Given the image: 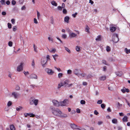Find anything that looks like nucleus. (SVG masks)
I'll return each mask as SVG.
<instances>
[{
	"mask_svg": "<svg viewBox=\"0 0 130 130\" xmlns=\"http://www.w3.org/2000/svg\"><path fill=\"white\" fill-rule=\"evenodd\" d=\"M68 100L67 99H65L62 102H61L59 103L55 100H53L52 101L54 105L57 107H59L60 105L62 106H66L68 104Z\"/></svg>",
	"mask_w": 130,
	"mask_h": 130,
	"instance_id": "1",
	"label": "nucleus"
},
{
	"mask_svg": "<svg viewBox=\"0 0 130 130\" xmlns=\"http://www.w3.org/2000/svg\"><path fill=\"white\" fill-rule=\"evenodd\" d=\"M29 101L30 105H32L34 104L35 106H37L39 102V100L37 99H35L34 97L30 98Z\"/></svg>",
	"mask_w": 130,
	"mask_h": 130,
	"instance_id": "2",
	"label": "nucleus"
},
{
	"mask_svg": "<svg viewBox=\"0 0 130 130\" xmlns=\"http://www.w3.org/2000/svg\"><path fill=\"white\" fill-rule=\"evenodd\" d=\"M51 109L52 110V113L55 115L58 116L59 114L60 110L58 108L55 109L52 106L50 107Z\"/></svg>",
	"mask_w": 130,
	"mask_h": 130,
	"instance_id": "3",
	"label": "nucleus"
},
{
	"mask_svg": "<svg viewBox=\"0 0 130 130\" xmlns=\"http://www.w3.org/2000/svg\"><path fill=\"white\" fill-rule=\"evenodd\" d=\"M112 40L115 43H117L119 39L117 34H116L113 36Z\"/></svg>",
	"mask_w": 130,
	"mask_h": 130,
	"instance_id": "4",
	"label": "nucleus"
},
{
	"mask_svg": "<svg viewBox=\"0 0 130 130\" xmlns=\"http://www.w3.org/2000/svg\"><path fill=\"white\" fill-rule=\"evenodd\" d=\"M70 126L73 129H77L78 130H81V129L80 128H77L78 127L79 128H80V127L78 126L74 123L70 124Z\"/></svg>",
	"mask_w": 130,
	"mask_h": 130,
	"instance_id": "5",
	"label": "nucleus"
},
{
	"mask_svg": "<svg viewBox=\"0 0 130 130\" xmlns=\"http://www.w3.org/2000/svg\"><path fill=\"white\" fill-rule=\"evenodd\" d=\"M69 81L68 80H65L64 82H61V84H62L63 86L64 87H68V85L69 83Z\"/></svg>",
	"mask_w": 130,
	"mask_h": 130,
	"instance_id": "6",
	"label": "nucleus"
},
{
	"mask_svg": "<svg viewBox=\"0 0 130 130\" xmlns=\"http://www.w3.org/2000/svg\"><path fill=\"white\" fill-rule=\"evenodd\" d=\"M47 61V60H46L45 58H43L41 59V63L43 67H45V64Z\"/></svg>",
	"mask_w": 130,
	"mask_h": 130,
	"instance_id": "7",
	"label": "nucleus"
},
{
	"mask_svg": "<svg viewBox=\"0 0 130 130\" xmlns=\"http://www.w3.org/2000/svg\"><path fill=\"white\" fill-rule=\"evenodd\" d=\"M45 71L47 72L49 75H52L54 73V72L52 69L48 68H46L45 69Z\"/></svg>",
	"mask_w": 130,
	"mask_h": 130,
	"instance_id": "8",
	"label": "nucleus"
},
{
	"mask_svg": "<svg viewBox=\"0 0 130 130\" xmlns=\"http://www.w3.org/2000/svg\"><path fill=\"white\" fill-rule=\"evenodd\" d=\"M60 113L58 116L61 118H65L67 117V114L63 113L61 111H59Z\"/></svg>",
	"mask_w": 130,
	"mask_h": 130,
	"instance_id": "9",
	"label": "nucleus"
},
{
	"mask_svg": "<svg viewBox=\"0 0 130 130\" xmlns=\"http://www.w3.org/2000/svg\"><path fill=\"white\" fill-rule=\"evenodd\" d=\"M23 63L22 62L20 63V64L19 66L17 68V71L19 72L21 71L23 69L22 66Z\"/></svg>",
	"mask_w": 130,
	"mask_h": 130,
	"instance_id": "10",
	"label": "nucleus"
},
{
	"mask_svg": "<svg viewBox=\"0 0 130 130\" xmlns=\"http://www.w3.org/2000/svg\"><path fill=\"white\" fill-rule=\"evenodd\" d=\"M79 70L77 69H75L74 71V73L76 75H77L78 77L79 76L80 74L79 73Z\"/></svg>",
	"mask_w": 130,
	"mask_h": 130,
	"instance_id": "11",
	"label": "nucleus"
},
{
	"mask_svg": "<svg viewBox=\"0 0 130 130\" xmlns=\"http://www.w3.org/2000/svg\"><path fill=\"white\" fill-rule=\"evenodd\" d=\"M29 78L37 79V75L35 74H32L30 75Z\"/></svg>",
	"mask_w": 130,
	"mask_h": 130,
	"instance_id": "12",
	"label": "nucleus"
},
{
	"mask_svg": "<svg viewBox=\"0 0 130 130\" xmlns=\"http://www.w3.org/2000/svg\"><path fill=\"white\" fill-rule=\"evenodd\" d=\"M24 114L25 117H27V116H29L30 117H34L35 116V115L32 113H25Z\"/></svg>",
	"mask_w": 130,
	"mask_h": 130,
	"instance_id": "13",
	"label": "nucleus"
},
{
	"mask_svg": "<svg viewBox=\"0 0 130 130\" xmlns=\"http://www.w3.org/2000/svg\"><path fill=\"white\" fill-rule=\"evenodd\" d=\"M12 95L16 99L17 98L19 95L18 93H17L15 92H13L12 93Z\"/></svg>",
	"mask_w": 130,
	"mask_h": 130,
	"instance_id": "14",
	"label": "nucleus"
},
{
	"mask_svg": "<svg viewBox=\"0 0 130 130\" xmlns=\"http://www.w3.org/2000/svg\"><path fill=\"white\" fill-rule=\"evenodd\" d=\"M69 36L70 38H73L77 36V34L73 32H70L69 34Z\"/></svg>",
	"mask_w": 130,
	"mask_h": 130,
	"instance_id": "15",
	"label": "nucleus"
},
{
	"mask_svg": "<svg viewBox=\"0 0 130 130\" xmlns=\"http://www.w3.org/2000/svg\"><path fill=\"white\" fill-rule=\"evenodd\" d=\"M122 120L123 122H127L128 120L127 117L126 116H124L122 119Z\"/></svg>",
	"mask_w": 130,
	"mask_h": 130,
	"instance_id": "16",
	"label": "nucleus"
},
{
	"mask_svg": "<svg viewBox=\"0 0 130 130\" xmlns=\"http://www.w3.org/2000/svg\"><path fill=\"white\" fill-rule=\"evenodd\" d=\"M70 18L69 17L66 16L64 18V21L67 23H68Z\"/></svg>",
	"mask_w": 130,
	"mask_h": 130,
	"instance_id": "17",
	"label": "nucleus"
},
{
	"mask_svg": "<svg viewBox=\"0 0 130 130\" xmlns=\"http://www.w3.org/2000/svg\"><path fill=\"white\" fill-rule=\"evenodd\" d=\"M115 74L118 76H120L122 75V72H115Z\"/></svg>",
	"mask_w": 130,
	"mask_h": 130,
	"instance_id": "18",
	"label": "nucleus"
},
{
	"mask_svg": "<svg viewBox=\"0 0 130 130\" xmlns=\"http://www.w3.org/2000/svg\"><path fill=\"white\" fill-rule=\"evenodd\" d=\"M116 29V27H110V30L111 32L115 31Z\"/></svg>",
	"mask_w": 130,
	"mask_h": 130,
	"instance_id": "19",
	"label": "nucleus"
},
{
	"mask_svg": "<svg viewBox=\"0 0 130 130\" xmlns=\"http://www.w3.org/2000/svg\"><path fill=\"white\" fill-rule=\"evenodd\" d=\"M52 5L55 6H56L57 5V4L54 1H52L51 2Z\"/></svg>",
	"mask_w": 130,
	"mask_h": 130,
	"instance_id": "20",
	"label": "nucleus"
},
{
	"mask_svg": "<svg viewBox=\"0 0 130 130\" xmlns=\"http://www.w3.org/2000/svg\"><path fill=\"white\" fill-rule=\"evenodd\" d=\"M106 78V76H102L100 78V79L101 80H104Z\"/></svg>",
	"mask_w": 130,
	"mask_h": 130,
	"instance_id": "21",
	"label": "nucleus"
},
{
	"mask_svg": "<svg viewBox=\"0 0 130 130\" xmlns=\"http://www.w3.org/2000/svg\"><path fill=\"white\" fill-rule=\"evenodd\" d=\"M10 128L11 130H15V128L13 125H11L10 126Z\"/></svg>",
	"mask_w": 130,
	"mask_h": 130,
	"instance_id": "22",
	"label": "nucleus"
},
{
	"mask_svg": "<svg viewBox=\"0 0 130 130\" xmlns=\"http://www.w3.org/2000/svg\"><path fill=\"white\" fill-rule=\"evenodd\" d=\"M95 40L97 41H99L101 40V37L100 36H98L97 37V38L95 39Z\"/></svg>",
	"mask_w": 130,
	"mask_h": 130,
	"instance_id": "23",
	"label": "nucleus"
},
{
	"mask_svg": "<svg viewBox=\"0 0 130 130\" xmlns=\"http://www.w3.org/2000/svg\"><path fill=\"white\" fill-rule=\"evenodd\" d=\"M112 122L113 123L116 124L117 123V119H115L112 120Z\"/></svg>",
	"mask_w": 130,
	"mask_h": 130,
	"instance_id": "24",
	"label": "nucleus"
},
{
	"mask_svg": "<svg viewBox=\"0 0 130 130\" xmlns=\"http://www.w3.org/2000/svg\"><path fill=\"white\" fill-rule=\"evenodd\" d=\"M102 62L103 64H104L105 65H108V66L109 65V64H108L107 63L106 61L105 60H102Z\"/></svg>",
	"mask_w": 130,
	"mask_h": 130,
	"instance_id": "25",
	"label": "nucleus"
},
{
	"mask_svg": "<svg viewBox=\"0 0 130 130\" xmlns=\"http://www.w3.org/2000/svg\"><path fill=\"white\" fill-rule=\"evenodd\" d=\"M63 74L62 73H59L58 74V77L60 78L63 77Z\"/></svg>",
	"mask_w": 130,
	"mask_h": 130,
	"instance_id": "26",
	"label": "nucleus"
},
{
	"mask_svg": "<svg viewBox=\"0 0 130 130\" xmlns=\"http://www.w3.org/2000/svg\"><path fill=\"white\" fill-rule=\"evenodd\" d=\"M64 48L65 50L67 51L69 53H71L70 51L68 48L66 47H64Z\"/></svg>",
	"mask_w": 130,
	"mask_h": 130,
	"instance_id": "27",
	"label": "nucleus"
},
{
	"mask_svg": "<svg viewBox=\"0 0 130 130\" xmlns=\"http://www.w3.org/2000/svg\"><path fill=\"white\" fill-rule=\"evenodd\" d=\"M0 2L1 3L2 5H5V0H1Z\"/></svg>",
	"mask_w": 130,
	"mask_h": 130,
	"instance_id": "28",
	"label": "nucleus"
},
{
	"mask_svg": "<svg viewBox=\"0 0 130 130\" xmlns=\"http://www.w3.org/2000/svg\"><path fill=\"white\" fill-rule=\"evenodd\" d=\"M80 75L82 77H85L86 75V74L84 73H82L80 74L79 76Z\"/></svg>",
	"mask_w": 130,
	"mask_h": 130,
	"instance_id": "29",
	"label": "nucleus"
},
{
	"mask_svg": "<svg viewBox=\"0 0 130 130\" xmlns=\"http://www.w3.org/2000/svg\"><path fill=\"white\" fill-rule=\"evenodd\" d=\"M33 47L34 48V51L36 52H37V47L35 46V44H33Z\"/></svg>",
	"mask_w": 130,
	"mask_h": 130,
	"instance_id": "30",
	"label": "nucleus"
},
{
	"mask_svg": "<svg viewBox=\"0 0 130 130\" xmlns=\"http://www.w3.org/2000/svg\"><path fill=\"white\" fill-rule=\"evenodd\" d=\"M106 51L107 52H109L110 50V48L109 46H107L106 48Z\"/></svg>",
	"mask_w": 130,
	"mask_h": 130,
	"instance_id": "31",
	"label": "nucleus"
},
{
	"mask_svg": "<svg viewBox=\"0 0 130 130\" xmlns=\"http://www.w3.org/2000/svg\"><path fill=\"white\" fill-rule=\"evenodd\" d=\"M56 51V49L55 48L53 49L52 50L50 51V52L51 53H54Z\"/></svg>",
	"mask_w": 130,
	"mask_h": 130,
	"instance_id": "32",
	"label": "nucleus"
},
{
	"mask_svg": "<svg viewBox=\"0 0 130 130\" xmlns=\"http://www.w3.org/2000/svg\"><path fill=\"white\" fill-rule=\"evenodd\" d=\"M80 103L82 104H84L86 103V102L85 101L82 100L80 101Z\"/></svg>",
	"mask_w": 130,
	"mask_h": 130,
	"instance_id": "33",
	"label": "nucleus"
},
{
	"mask_svg": "<svg viewBox=\"0 0 130 130\" xmlns=\"http://www.w3.org/2000/svg\"><path fill=\"white\" fill-rule=\"evenodd\" d=\"M52 56L53 57V58L54 59V60L55 61H56V58L55 57H57L58 56L57 55L55 54V55H52Z\"/></svg>",
	"mask_w": 130,
	"mask_h": 130,
	"instance_id": "34",
	"label": "nucleus"
},
{
	"mask_svg": "<svg viewBox=\"0 0 130 130\" xmlns=\"http://www.w3.org/2000/svg\"><path fill=\"white\" fill-rule=\"evenodd\" d=\"M12 103L10 101H9L7 104V106L9 107L12 105Z\"/></svg>",
	"mask_w": 130,
	"mask_h": 130,
	"instance_id": "35",
	"label": "nucleus"
},
{
	"mask_svg": "<svg viewBox=\"0 0 130 130\" xmlns=\"http://www.w3.org/2000/svg\"><path fill=\"white\" fill-rule=\"evenodd\" d=\"M7 24L8 28L9 29L11 28V24L8 23Z\"/></svg>",
	"mask_w": 130,
	"mask_h": 130,
	"instance_id": "36",
	"label": "nucleus"
},
{
	"mask_svg": "<svg viewBox=\"0 0 130 130\" xmlns=\"http://www.w3.org/2000/svg\"><path fill=\"white\" fill-rule=\"evenodd\" d=\"M35 62H34V60H33L32 61V62L31 63V66L34 68L35 67Z\"/></svg>",
	"mask_w": 130,
	"mask_h": 130,
	"instance_id": "37",
	"label": "nucleus"
},
{
	"mask_svg": "<svg viewBox=\"0 0 130 130\" xmlns=\"http://www.w3.org/2000/svg\"><path fill=\"white\" fill-rule=\"evenodd\" d=\"M101 107L103 109H104L105 107V105L104 104H102L101 105Z\"/></svg>",
	"mask_w": 130,
	"mask_h": 130,
	"instance_id": "38",
	"label": "nucleus"
},
{
	"mask_svg": "<svg viewBox=\"0 0 130 130\" xmlns=\"http://www.w3.org/2000/svg\"><path fill=\"white\" fill-rule=\"evenodd\" d=\"M11 4L13 5H15L16 4V2L14 0H12L11 2Z\"/></svg>",
	"mask_w": 130,
	"mask_h": 130,
	"instance_id": "39",
	"label": "nucleus"
},
{
	"mask_svg": "<svg viewBox=\"0 0 130 130\" xmlns=\"http://www.w3.org/2000/svg\"><path fill=\"white\" fill-rule=\"evenodd\" d=\"M12 42L11 41H9L8 42V45L10 46H12Z\"/></svg>",
	"mask_w": 130,
	"mask_h": 130,
	"instance_id": "40",
	"label": "nucleus"
},
{
	"mask_svg": "<svg viewBox=\"0 0 130 130\" xmlns=\"http://www.w3.org/2000/svg\"><path fill=\"white\" fill-rule=\"evenodd\" d=\"M89 28L88 26H86V32H89Z\"/></svg>",
	"mask_w": 130,
	"mask_h": 130,
	"instance_id": "41",
	"label": "nucleus"
},
{
	"mask_svg": "<svg viewBox=\"0 0 130 130\" xmlns=\"http://www.w3.org/2000/svg\"><path fill=\"white\" fill-rule=\"evenodd\" d=\"M63 12L64 14H66L67 13V10L66 9H63Z\"/></svg>",
	"mask_w": 130,
	"mask_h": 130,
	"instance_id": "42",
	"label": "nucleus"
},
{
	"mask_svg": "<svg viewBox=\"0 0 130 130\" xmlns=\"http://www.w3.org/2000/svg\"><path fill=\"white\" fill-rule=\"evenodd\" d=\"M62 37L63 38L65 39L66 38L67 35L64 34H62Z\"/></svg>",
	"mask_w": 130,
	"mask_h": 130,
	"instance_id": "43",
	"label": "nucleus"
},
{
	"mask_svg": "<svg viewBox=\"0 0 130 130\" xmlns=\"http://www.w3.org/2000/svg\"><path fill=\"white\" fill-rule=\"evenodd\" d=\"M22 108V107L21 106H19V107L16 108V110L17 111H19Z\"/></svg>",
	"mask_w": 130,
	"mask_h": 130,
	"instance_id": "44",
	"label": "nucleus"
},
{
	"mask_svg": "<svg viewBox=\"0 0 130 130\" xmlns=\"http://www.w3.org/2000/svg\"><path fill=\"white\" fill-rule=\"evenodd\" d=\"M37 18L38 19H39V18L40 15V14L39 12L38 11H37Z\"/></svg>",
	"mask_w": 130,
	"mask_h": 130,
	"instance_id": "45",
	"label": "nucleus"
},
{
	"mask_svg": "<svg viewBox=\"0 0 130 130\" xmlns=\"http://www.w3.org/2000/svg\"><path fill=\"white\" fill-rule=\"evenodd\" d=\"M107 67L106 66H104L103 67V71H106L107 70Z\"/></svg>",
	"mask_w": 130,
	"mask_h": 130,
	"instance_id": "46",
	"label": "nucleus"
},
{
	"mask_svg": "<svg viewBox=\"0 0 130 130\" xmlns=\"http://www.w3.org/2000/svg\"><path fill=\"white\" fill-rule=\"evenodd\" d=\"M102 100H98L97 102V103L98 104H100L102 103Z\"/></svg>",
	"mask_w": 130,
	"mask_h": 130,
	"instance_id": "47",
	"label": "nucleus"
},
{
	"mask_svg": "<svg viewBox=\"0 0 130 130\" xmlns=\"http://www.w3.org/2000/svg\"><path fill=\"white\" fill-rule=\"evenodd\" d=\"M125 51L126 53L128 54L129 53V50H128L127 48H126L125 49Z\"/></svg>",
	"mask_w": 130,
	"mask_h": 130,
	"instance_id": "48",
	"label": "nucleus"
},
{
	"mask_svg": "<svg viewBox=\"0 0 130 130\" xmlns=\"http://www.w3.org/2000/svg\"><path fill=\"white\" fill-rule=\"evenodd\" d=\"M61 85H62L61 84V83H60V84H59L58 85V88L59 89L60 88L61 86H61Z\"/></svg>",
	"mask_w": 130,
	"mask_h": 130,
	"instance_id": "49",
	"label": "nucleus"
},
{
	"mask_svg": "<svg viewBox=\"0 0 130 130\" xmlns=\"http://www.w3.org/2000/svg\"><path fill=\"white\" fill-rule=\"evenodd\" d=\"M15 89L17 90H19L20 89V87L18 86H17L15 88Z\"/></svg>",
	"mask_w": 130,
	"mask_h": 130,
	"instance_id": "50",
	"label": "nucleus"
},
{
	"mask_svg": "<svg viewBox=\"0 0 130 130\" xmlns=\"http://www.w3.org/2000/svg\"><path fill=\"white\" fill-rule=\"evenodd\" d=\"M76 112L78 113H80V109L79 108H77L76 109Z\"/></svg>",
	"mask_w": 130,
	"mask_h": 130,
	"instance_id": "51",
	"label": "nucleus"
},
{
	"mask_svg": "<svg viewBox=\"0 0 130 130\" xmlns=\"http://www.w3.org/2000/svg\"><path fill=\"white\" fill-rule=\"evenodd\" d=\"M15 20L14 19H12L11 20V22L12 24H14L15 23Z\"/></svg>",
	"mask_w": 130,
	"mask_h": 130,
	"instance_id": "52",
	"label": "nucleus"
},
{
	"mask_svg": "<svg viewBox=\"0 0 130 130\" xmlns=\"http://www.w3.org/2000/svg\"><path fill=\"white\" fill-rule=\"evenodd\" d=\"M34 22L35 24H37L38 23L37 20L36 18L34 19Z\"/></svg>",
	"mask_w": 130,
	"mask_h": 130,
	"instance_id": "53",
	"label": "nucleus"
},
{
	"mask_svg": "<svg viewBox=\"0 0 130 130\" xmlns=\"http://www.w3.org/2000/svg\"><path fill=\"white\" fill-rule=\"evenodd\" d=\"M76 49L77 51H78L80 50V48L78 46H76Z\"/></svg>",
	"mask_w": 130,
	"mask_h": 130,
	"instance_id": "54",
	"label": "nucleus"
},
{
	"mask_svg": "<svg viewBox=\"0 0 130 130\" xmlns=\"http://www.w3.org/2000/svg\"><path fill=\"white\" fill-rule=\"evenodd\" d=\"M46 60H47V61L48 60H50V56L49 55H47Z\"/></svg>",
	"mask_w": 130,
	"mask_h": 130,
	"instance_id": "55",
	"label": "nucleus"
},
{
	"mask_svg": "<svg viewBox=\"0 0 130 130\" xmlns=\"http://www.w3.org/2000/svg\"><path fill=\"white\" fill-rule=\"evenodd\" d=\"M72 71L71 70H68L67 73L69 74H70L72 73Z\"/></svg>",
	"mask_w": 130,
	"mask_h": 130,
	"instance_id": "56",
	"label": "nucleus"
},
{
	"mask_svg": "<svg viewBox=\"0 0 130 130\" xmlns=\"http://www.w3.org/2000/svg\"><path fill=\"white\" fill-rule=\"evenodd\" d=\"M91 75L90 74H88L87 76V78L88 79L89 78L91 77Z\"/></svg>",
	"mask_w": 130,
	"mask_h": 130,
	"instance_id": "57",
	"label": "nucleus"
},
{
	"mask_svg": "<svg viewBox=\"0 0 130 130\" xmlns=\"http://www.w3.org/2000/svg\"><path fill=\"white\" fill-rule=\"evenodd\" d=\"M83 85L86 86L88 84L86 82H84L83 83Z\"/></svg>",
	"mask_w": 130,
	"mask_h": 130,
	"instance_id": "58",
	"label": "nucleus"
},
{
	"mask_svg": "<svg viewBox=\"0 0 130 130\" xmlns=\"http://www.w3.org/2000/svg\"><path fill=\"white\" fill-rule=\"evenodd\" d=\"M57 8L59 10H62V8L60 6H58L57 7Z\"/></svg>",
	"mask_w": 130,
	"mask_h": 130,
	"instance_id": "59",
	"label": "nucleus"
},
{
	"mask_svg": "<svg viewBox=\"0 0 130 130\" xmlns=\"http://www.w3.org/2000/svg\"><path fill=\"white\" fill-rule=\"evenodd\" d=\"M77 14V12H75L74 14H73L72 15L75 18L76 17V16Z\"/></svg>",
	"mask_w": 130,
	"mask_h": 130,
	"instance_id": "60",
	"label": "nucleus"
},
{
	"mask_svg": "<svg viewBox=\"0 0 130 130\" xmlns=\"http://www.w3.org/2000/svg\"><path fill=\"white\" fill-rule=\"evenodd\" d=\"M23 73L25 75H27L28 74H29V72L28 71L26 72L24 71Z\"/></svg>",
	"mask_w": 130,
	"mask_h": 130,
	"instance_id": "61",
	"label": "nucleus"
},
{
	"mask_svg": "<svg viewBox=\"0 0 130 130\" xmlns=\"http://www.w3.org/2000/svg\"><path fill=\"white\" fill-rule=\"evenodd\" d=\"M6 3L7 5H9L10 4V2L9 0H8L6 1Z\"/></svg>",
	"mask_w": 130,
	"mask_h": 130,
	"instance_id": "62",
	"label": "nucleus"
},
{
	"mask_svg": "<svg viewBox=\"0 0 130 130\" xmlns=\"http://www.w3.org/2000/svg\"><path fill=\"white\" fill-rule=\"evenodd\" d=\"M94 114L96 115H97L99 114L98 112L96 110H95L94 111Z\"/></svg>",
	"mask_w": 130,
	"mask_h": 130,
	"instance_id": "63",
	"label": "nucleus"
},
{
	"mask_svg": "<svg viewBox=\"0 0 130 130\" xmlns=\"http://www.w3.org/2000/svg\"><path fill=\"white\" fill-rule=\"evenodd\" d=\"M118 130H122V127L119 126L118 127Z\"/></svg>",
	"mask_w": 130,
	"mask_h": 130,
	"instance_id": "64",
	"label": "nucleus"
}]
</instances>
